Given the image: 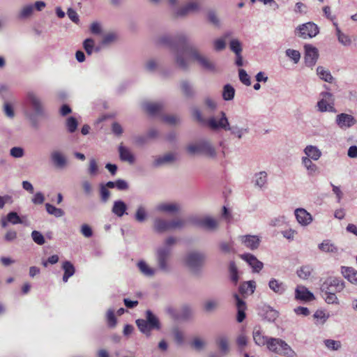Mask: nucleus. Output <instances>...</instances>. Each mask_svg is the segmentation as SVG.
Instances as JSON below:
<instances>
[{"label":"nucleus","instance_id":"nucleus-1","mask_svg":"<svg viewBox=\"0 0 357 357\" xmlns=\"http://www.w3.org/2000/svg\"><path fill=\"white\" fill-rule=\"evenodd\" d=\"M158 43L169 47L174 52V61L178 68L184 71L188 70L190 63L185 55L190 44L185 34L178 33L175 36L165 34L158 38Z\"/></svg>","mask_w":357,"mask_h":357},{"label":"nucleus","instance_id":"nucleus-2","mask_svg":"<svg viewBox=\"0 0 357 357\" xmlns=\"http://www.w3.org/2000/svg\"><path fill=\"white\" fill-rule=\"evenodd\" d=\"M26 100L33 112H26L25 116L29 120L31 127L38 128V117H46L47 116L45 104L41 98L32 91L27 92Z\"/></svg>","mask_w":357,"mask_h":357},{"label":"nucleus","instance_id":"nucleus-3","mask_svg":"<svg viewBox=\"0 0 357 357\" xmlns=\"http://www.w3.org/2000/svg\"><path fill=\"white\" fill-rule=\"evenodd\" d=\"M177 239L174 236L167 237L164 244L155 250V261L159 271L169 273L171 270L169 261L172 255V246L176 244Z\"/></svg>","mask_w":357,"mask_h":357},{"label":"nucleus","instance_id":"nucleus-4","mask_svg":"<svg viewBox=\"0 0 357 357\" xmlns=\"http://www.w3.org/2000/svg\"><path fill=\"white\" fill-rule=\"evenodd\" d=\"M220 116H211L207 121V126L212 130L222 129L230 131L231 135L241 139L244 134L248 132V128H240L238 126L229 125L228 119L224 112L220 113Z\"/></svg>","mask_w":357,"mask_h":357},{"label":"nucleus","instance_id":"nucleus-5","mask_svg":"<svg viewBox=\"0 0 357 357\" xmlns=\"http://www.w3.org/2000/svg\"><path fill=\"white\" fill-rule=\"evenodd\" d=\"M186 150L190 155L204 154L208 158L214 159L217 156V152L214 146L208 140H200L196 143L190 144Z\"/></svg>","mask_w":357,"mask_h":357},{"label":"nucleus","instance_id":"nucleus-6","mask_svg":"<svg viewBox=\"0 0 357 357\" xmlns=\"http://www.w3.org/2000/svg\"><path fill=\"white\" fill-rule=\"evenodd\" d=\"M185 54H188L190 58L196 61L203 69L212 73L217 71L215 63L206 56L202 54L197 47L191 44L188 47Z\"/></svg>","mask_w":357,"mask_h":357},{"label":"nucleus","instance_id":"nucleus-7","mask_svg":"<svg viewBox=\"0 0 357 357\" xmlns=\"http://www.w3.org/2000/svg\"><path fill=\"white\" fill-rule=\"evenodd\" d=\"M266 346L271 351L275 354L288 357H294L296 356V353L290 346L280 338L270 337Z\"/></svg>","mask_w":357,"mask_h":357},{"label":"nucleus","instance_id":"nucleus-8","mask_svg":"<svg viewBox=\"0 0 357 357\" xmlns=\"http://www.w3.org/2000/svg\"><path fill=\"white\" fill-rule=\"evenodd\" d=\"M206 259V255L203 252H190L185 257L187 266L195 273L200 271Z\"/></svg>","mask_w":357,"mask_h":357},{"label":"nucleus","instance_id":"nucleus-9","mask_svg":"<svg viewBox=\"0 0 357 357\" xmlns=\"http://www.w3.org/2000/svg\"><path fill=\"white\" fill-rule=\"evenodd\" d=\"M345 287L344 280L336 277H328L321 284L320 290L321 292H332L334 294L340 293L343 291Z\"/></svg>","mask_w":357,"mask_h":357},{"label":"nucleus","instance_id":"nucleus-10","mask_svg":"<svg viewBox=\"0 0 357 357\" xmlns=\"http://www.w3.org/2000/svg\"><path fill=\"white\" fill-rule=\"evenodd\" d=\"M319 32L318 26L314 22H307L299 25L295 30L296 35L306 39L316 36Z\"/></svg>","mask_w":357,"mask_h":357},{"label":"nucleus","instance_id":"nucleus-11","mask_svg":"<svg viewBox=\"0 0 357 357\" xmlns=\"http://www.w3.org/2000/svg\"><path fill=\"white\" fill-rule=\"evenodd\" d=\"M50 159L53 166L59 169H63L69 165L68 156L62 151L59 149L51 151Z\"/></svg>","mask_w":357,"mask_h":357},{"label":"nucleus","instance_id":"nucleus-12","mask_svg":"<svg viewBox=\"0 0 357 357\" xmlns=\"http://www.w3.org/2000/svg\"><path fill=\"white\" fill-rule=\"evenodd\" d=\"M320 95L322 98L317 102L318 110L321 112L336 113L337 109L335 108L332 100L333 94L330 92H322Z\"/></svg>","mask_w":357,"mask_h":357},{"label":"nucleus","instance_id":"nucleus-13","mask_svg":"<svg viewBox=\"0 0 357 357\" xmlns=\"http://www.w3.org/2000/svg\"><path fill=\"white\" fill-rule=\"evenodd\" d=\"M191 222L198 227L211 231H215L218 225L217 220L209 216L193 218L191 219Z\"/></svg>","mask_w":357,"mask_h":357},{"label":"nucleus","instance_id":"nucleus-14","mask_svg":"<svg viewBox=\"0 0 357 357\" xmlns=\"http://www.w3.org/2000/svg\"><path fill=\"white\" fill-rule=\"evenodd\" d=\"M357 123L355 117L351 114L346 113H341L336 116L335 123L339 128L346 130L351 128Z\"/></svg>","mask_w":357,"mask_h":357},{"label":"nucleus","instance_id":"nucleus-15","mask_svg":"<svg viewBox=\"0 0 357 357\" xmlns=\"http://www.w3.org/2000/svg\"><path fill=\"white\" fill-rule=\"evenodd\" d=\"M305 49V63L307 67H313L319 58V52L317 48L312 45L307 44L304 46Z\"/></svg>","mask_w":357,"mask_h":357},{"label":"nucleus","instance_id":"nucleus-16","mask_svg":"<svg viewBox=\"0 0 357 357\" xmlns=\"http://www.w3.org/2000/svg\"><path fill=\"white\" fill-rule=\"evenodd\" d=\"M199 10V2L197 0H190L185 6L176 10V15L178 17H183L190 13L197 12Z\"/></svg>","mask_w":357,"mask_h":357},{"label":"nucleus","instance_id":"nucleus-17","mask_svg":"<svg viewBox=\"0 0 357 357\" xmlns=\"http://www.w3.org/2000/svg\"><path fill=\"white\" fill-rule=\"evenodd\" d=\"M295 298L303 302H310L314 300L315 297L305 286L298 285L295 289Z\"/></svg>","mask_w":357,"mask_h":357},{"label":"nucleus","instance_id":"nucleus-18","mask_svg":"<svg viewBox=\"0 0 357 357\" xmlns=\"http://www.w3.org/2000/svg\"><path fill=\"white\" fill-rule=\"evenodd\" d=\"M252 337L255 343L260 347L266 345L270 339V337L264 335L261 327L259 325L254 327L252 331Z\"/></svg>","mask_w":357,"mask_h":357},{"label":"nucleus","instance_id":"nucleus-19","mask_svg":"<svg viewBox=\"0 0 357 357\" xmlns=\"http://www.w3.org/2000/svg\"><path fill=\"white\" fill-rule=\"evenodd\" d=\"M294 214L298 222L302 226H307L312 222V216L303 208H296Z\"/></svg>","mask_w":357,"mask_h":357},{"label":"nucleus","instance_id":"nucleus-20","mask_svg":"<svg viewBox=\"0 0 357 357\" xmlns=\"http://www.w3.org/2000/svg\"><path fill=\"white\" fill-rule=\"evenodd\" d=\"M242 243L247 248L254 250L259 248L260 238L255 235H245L240 236Z\"/></svg>","mask_w":357,"mask_h":357},{"label":"nucleus","instance_id":"nucleus-21","mask_svg":"<svg viewBox=\"0 0 357 357\" xmlns=\"http://www.w3.org/2000/svg\"><path fill=\"white\" fill-rule=\"evenodd\" d=\"M234 36V32L231 31H227L218 38L213 41V47L216 52H220L226 48V41Z\"/></svg>","mask_w":357,"mask_h":357},{"label":"nucleus","instance_id":"nucleus-22","mask_svg":"<svg viewBox=\"0 0 357 357\" xmlns=\"http://www.w3.org/2000/svg\"><path fill=\"white\" fill-rule=\"evenodd\" d=\"M241 258L252 267L254 272L259 273L264 267L263 263L252 254L242 255Z\"/></svg>","mask_w":357,"mask_h":357},{"label":"nucleus","instance_id":"nucleus-23","mask_svg":"<svg viewBox=\"0 0 357 357\" xmlns=\"http://www.w3.org/2000/svg\"><path fill=\"white\" fill-rule=\"evenodd\" d=\"M175 159V154L173 153H168L163 155L157 156L153 162V167L155 168L162 167L173 162Z\"/></svg>","mask_w":357,"mask_h":357},{"label":"nucleus","instance_id":"nucleus-24","mask_svg":"<svg viewBox=\"0 0 357 357\" xmlns=\"http://www.w3.org/2000/svg\"><path fill=\"white\" fill-rule=\"evenodd\" d=\"M268 287L278 295H283L287 289V286L284 282L275 278H271L270 280L268 282Z\"/></svg>","mask_w":357,"mask_h":357},{"label":"nucleus","instance_id":"nucleus-25","mask_svg":"<svg viewBox=\"0 0 357 357\" xmlns=\"http://www.w3.org/2000/svg\"><path fill=\"white\" fill-rule=\"evenodd\" d=\"M234 297L236 300V305L237 307V321L241 323L245 318L246 304L238 294H234Z\"/></svg>","mask_w":357,"mask_h":357},{"label":"nucleus","instance_id":"nucleus-26","mask_svg":"<svg viewBox=\"0 0 357 357\" xmlns=\"http://www.w3.org/2000/svg\"><path fill=\"white\" fill-rule=\"evenodd\" d=\"M119 153L120 160L123 162H127L132 165L135 162V157L132 151L127 147L120 145L119 146Z\"/></svg>","mask_w":357,"mask_h":357},{"label":"nucleus","instance_id":"nucleus-27","mask_svg":"<svg viewBox=\"0 0 357 357\" xmlns=\"http://www.w3.org/2000/svg\"><path fill=\"white\" fill-rule=\"evenodd\" d=\"M144 109L151 116L160 114L163 109V104L160 102H147L143 104Z\"/></svg>","mask_w":357,"mask_h":357},{"label":"nucleus","instance_id":"nucleus-28","mask_svg":"<svg viewBox=\"0 0 357 357\" xmlns=\"http://www.w3.org/2000/svg\"><path fill=\"white\" fill-rule=\"evenodd\" d=\"M341 273L345 279L357 286V271L352 267L342 266Z\"/></svg>","mask_w":357,"mask_h":357},{"label":"nucleus","instance_id":"nucleus-29","mask_svg":"<svg viewBox=\"0 0 357 357\" xmlns=\"http://www.w3.org/2000/svg\"><path fill=\"white\" fill-rule=\"evenodd\" d=\"M153 229L158 233H164L171 230L170 221L160 218H155L153 222Z\"/></svg>","mask_w":357,"mask_h":357},{"label":"nucleus","instance_id":"nucleus-30","mask_svg":"<svg viewBox=\"0 0 357 357\" xmlns=\"http://www.w3.org/2000/svg\"><path fill=\"white\" fill-rule=\"evenodd\" d=\"M304 153L305 154V157H308L310 159L312 160H318L321 156V151L320 149L313 145H307L303 150Z\"/></svg>","mask_w":357,"mask_h":357},{"label":"nucleus","instance_id":"nucleus-31","mask_svg":"<svg viewBox=\"0 0 357 357\" xmlns=\"http://www.w3.org/2000/svg\"><path fill=\"white\" fill-rule=\"evenodd\" d=\"M157 211L167 213H175L179 211V206L176 203H161L156 207Z\"/></svg>","mask_w":357,"mask_h":357},{"label":"nucleus","instance_id":"nucleus-32","mask_svg":"<svg viewBox=\"0 0 357 357\" xmlns=\"http://www.w3.org/2000/svg\"><path fill=\"white\" fill-rule=\"evenodd\" d=\"M62 269L64 271L63 281L67 282L68 279L75 273V268L73 264L69 261H65L62 264Z\"/></svg>","mask_w":357,"mask_h":357},{"label":"nucleus","instance_id":"nucleus-33","mask_svg":"<svg viewBox=\"0 0 357 357\" xmlns=\"http://www.w3.org/2000/svg\"><path fill=\"white\" fill-rule=\"evenodd\" d=\"M256 288L255 282L250 280L242 283L238 288V291L242 295H251L254 293Z\"/></svg>","mask_w":357,"mask_h":357},{"label":"nucleus","instance_id":"nucleus-34","mask_svg":"<svg viewBox=\"0 0 357 357\" xmlns=\"http://www.w3.org/2000/svg\"><path fill=\"white\" fill-rule=\"evenodd\" d=\"M180 86L183 95L188 98H192L195 95L193 85L188 80H181Z\"/></svg>","mask_w":357,"mask_h":357},{"label":"nucleus","instance_id":"nucleus-35","mask_svg":"<svg viewBox=\"0 0 357 357\" xmlns=\"http://www.w3.org/2000/svg\"><path fill=\"white\" fill-rule=\"evenodd\" d=\"M318 248L324 252L337 253L338 248L331 240H324L319 244Z\"/></svg>","mask_w":357,"mask_h":357},{"label":"nucleus","instance_id":"nucleus-36","mask_svg":"<svg viewBox=\"0 0 357 357\" xmlns=\"http://www.w3.org/2000/svg\"><path fill=\"white\" fill-rule=\"evenodd\" d=\"M127 210V205L122 200H117L114 202L112 212L118 217H122Z\"/></svg>","mask_w":357,"mask_h":357},{"label":"nucleus","instance_id":"nucleus-37","mask_svg":"<svg viewBox=\"0 0 357 357\" xmlns=\"http://www.w3.org/2000/svg\"><path fill=\"white\" fill-rule=\"evenodd\" d=\"M137 267L141 273L146 277H152L156 272L155 268L150 267L146 262L143 260L137 263Z\"/></svg>","mask_w":357,"mask_h":357},{"label":"nucleus","instance_id":"nucleus-38","mask_svg":"<svg viewBox=\"0 0 357 357\" xmlns=\"http://www.w3.org/2000/svg\"><path fill=\"white\" fill-rule=\"evenodd\" d=\"M2 111L4 115L10 119H13L15 116L14 104L10 101L4 100L2 107Z\"/></svg>","mask_w":357,"mask_h":357},{"label":"nucleus","instance_id":"nucleus-39","mask_svg":"<svg viewBox=\"0 0 357 357\" xmlns=\"http://www.w3.org/2000/svg\"><path fill=\"white\" fill-rule=\"evenodd\" d=\"M301 163L307 171L308 175H313L318 170L317 165L312 162V159L308 157H302Z\"/></svg>","mask_w":357,"mask_h":357},{"label":"nucleus","instance_id":"nucleus-40","mask_svg":"<svg viewBox=\"0 0 357 357\" xmlns=\"http://www.w3.org/2000/svg\"><path fill=\"white\" fill-rule=\"evenodd\" d=\"M229 45L230 50L235 54H240L243 52V44L241 41L233 36L229 38Z\"/></svg>","mask_w":357,"mask_h":357},{"label":"nucleus","instance_id":"nucleus-41","mask_svg":"<svg viewBox=\"0 0 357 357\" xmlns=\"http://www.w3.org/2000/svg\"><path fill=\"white\" fill-rule=\"evenodd\" d=\"M136 324L139 328V330L144 334L147 337H150L151 335V331L153 328L149 324V323L142 319H137L136 321Z\"/></svg>","mask_w":357,"mask_h":357},{"label":"nucleus","instance_id":"nucleus-42","mask_svg":"<svg viewBox=\"0 0 357 357\" xmlns=\"http://www.w3.org/2000/svg\"><path fill=\"white\" fill-rule=\"evenodd\" d=\"M229 273L231 281L236 285L239 280V271L234 261L229 262Z\"/></svg>","mask_w":357,"mask_h":357},{"label":"nucleus","instance_id":"nucleus-43","mask_svg":"<svg viewBox=\"0 0 357 357\" xmlns=\"http://www.w3.org/2000/svg\"><path fill=\"white\" fill-rule=\"evenodd\" d=\"M149 324L153 328L159 330L160 328V324L158 317L153 313L148 310L146 311V319Z\"/></svg>","mask_w":357,"mask_h":357},{"label":"nucleus","instance_id":"nucleus-44","mask_svg":"<svg viewBox=\"0 0 357 357\" xmlns=\"http://www.w3.org/2000/svg\"><path fill=\"white\" fill-rule=\"evenodd\" d=\"M317 74L321 79L326 82L332 83L334 80V77L332 76L331 72L326 70L322 66H318L317 68Z\"/></svg>","mask_w":357,"mask_h":357},{"label":"nucleus","instance_id":"nucleus-45","mask_svg":"<svg viewBox=\"0 0 357 357\" xmlns=\"http://www.w3.org/2000/svg\"><path fill=\"white\" fill-rule=\"evenodd\" d=\"M215 342L222 354H226L229 352L228 339L226 336L220 335L218 337Z\"/></svg>","mask_w":357,"mask_h":357},{"label":"nucleus","instance_id":"nucleus-46","mask_svg":"<svg viewBox=\"0 0 357 357\" xmlns=\"http://www.w3.org/2000/svg\"><path fill=\"white\" fill-rule=\"evenodd\" d=\"M45 209L48 214L54 215L55 218H61L65 214L63 209L56 208L50 203L45 204Z\"/></svg>","mask_w":357,"mask_h":357},{"label":"nucleus","instance_id":"nucleus-47","mask_svg":"<svg viewBox=\"0 0 357 357\" xmlns=\"http://www.w3.org/2000/svg\"><path fill=\"white\" fill-rule=\"evenodd\" d=\"M333 24L336 26V34L338 41L344 46L350 45L351 43L350 38L340 31L337 23H333Z\"/></svg>","mask_w":357,"mask_h":357},{"label":"nucleus","instance_id":"nucleus-48","mask_svg":"<svg viewBox=\"0 0 357 357\" xmlns=\"http://www.w3.org/2000/svg\"><path fill=\"white\" fill-rule=\"evenodd\" d=\"M7 220L12 225H17V224H24L27 225L26 222L23 218H21L17 212L11 211L9 212L7 215Z\"/></svg>","mask_w":357,"mask_h":357},{"label":"nucleus","instance_id":"nucleus-49","mask_svg":"<svg viewBox=\"0 0 357 357\" xmlns=\"http://www.w3.org/2000/svg\"><path fill=\"white\" fill-rule=\"evenodd\" d=\"M255 185L260 188L264 187L267 182V174L266 172H260L255 175Z\"/></svg>","mask_w":357,"mask_h":357},{"label":"nucleus","instance_id":"nucleus-50","mask_svg":"<svg viewBox=\"0 0 357 357\" xmlns=\"http://www.w3.org/2000/svg\"><path fill=\"white\" fill-rule=\"evenodd\" d=\"M235 95V89L234 88L227 84L224 86L223 87V91H222V98L225 100H231L234 99Z\"/></svg>","mask_w":357,"mask_h":357},{"label":"nucleus","instance_id":"nucleus-51","mask_svg":"<svg viewBox=\"0 0 357 357\" xmlns=\"http://www.w3.org/2000/svg\"><path fill=\"white\" fill-rule=\"evenodd\" d=\"M218 301L215 299H208L203 305L204 310L206 312H212L218 307Z\"/></svg>","mask_w":357,"mask_h":357},{"label":"nucleus","instance_id":"nucleus-52","mask_svg":"<svg viewBox=\"0 0 357 357\" xmlns=\"http://www.w3.org/2000/svg\"><path fill=\"white\" fill-rule=\"evenodd\" d=\"M172 334L174 335V340L178 345H183L185 342L184 333L178 327H175L172 329Z\"/></svg>","mask_w":357,"mask_h":357},{"label":"nucleus","instance_id":"nucleus-53","mask_svg":"<svg viewBox=\"0 0 357 357\" xmlns=\"http://www.w3.org/2000/svg\"><path fill=\"white\" fill-rule=\"evenodd\" d=\"M322 296L325 301V302L328 304H334L339 305L340 301L336 296V294L328 291V292H321Z\"/></svg>","mask_w":357,"mask_h":357},{"label":"nucleus","instance_id":"nucleus-54","mask_svg":"<svg viewBox=\"0 0 357 357\" xmlns=\"http://www.w3.org/2000/svg\"><path fill=\"white\" fill-rule=\"evenodd\" d=\"M147 213L144 206L140 205L137 207L135 218L139 222H143L146 220Z\"/></svg>","mask_w":357,"mask_h":357},{"label":"nucleus","instance_id":"nucleus-55","mask_svg":"<svg viewBox=\"0 0 357 357\" xmlns=\"http://www.w3.org/2000/svg\"><path fill=\"white\" fill-rule=\"evenodd\" d=\"M312 271V268L310 266H308V265L303 266H301L297 271V275L300 278H301L303 280H306L309 278Z\"/></svg>","mask_w":357,"mask_h":357},{"label":"nucleus","instance_id":"nucleus-56","mask_svg":"<svg viewBox=\"0 0 357 357\" xmlns=\"http://www.w3.org/2000/svg\"><path fill=\"white\" fill-rule=\"evenodd\" d=\"M278 317V312L270 306H267L265 309L264 319L271 322L274 321Z\"/></svg>","mask_w":357,"mask_h":357},{"label":"nucleus","instance_id":"nucleus-57","mask_svg":"<svg viewBox=\"0 0 357 357\" xmlns=\"http://www.w3.org/2000/svg\"><path fill=\"white\" fill-rule=\"evenodd\" d=\"M77 126L78 122L75 117L70 116L66 119V127L69 132L73 133L74 132H75V130L77 128Z\"/></svg>","mask_w":357,"mask_h":357},{"label":"nucleus","instance_id":"nucleus-58","mask_svg":"<svg viewBox=\"0 0 357 357\" xmlns=\"http://www.w3.org/2000/svg\"><path fill=\"white\" fill-rule=\"evenodd\" d=\"M313 317L317 319L316 324H324L329 317L328 314H326L323 310H317Z\"/></svg>","mask_w":357,"mask_h":357},{"label":"nucleus","instance_id":"nucleus-59","mask_svg":"<svg viewBox=\"0 0 357 357\" xmlns=\"http://www.w3.org/2000/svg\"><path fill=\"white\" fill-rule=\"evenodd\" d=\"M33 12V5H26L24 6L20 13H19V17L20 19H26L29 17H30Z\"/></svg>","mask_w":357,"mask_h":357},{"label":"nucleus","instance_id":"nucleus-60","mask_svg":"<svg viewBox=\"0 0 357 357\" xmlns=\"http://www.w3.org/2000/svg\"><path fill=\"white\" fill-rule=\"evenodd\" d=\"M286 56L291 59L294 63H298L301 59V54L298 50L287 49L285 52Z\"/></svg>","mask_w":357,"mask_h":357},{"label":"nucleus","instance_id":"nucleus-61","mask_svg":"<svg viewBox=\"0 0 357 357\" xmlns=\"http://www.w3.org/2000/svg\"><path fill=\"white\" fill-rule=\"evenodd\" d=\"M31 236L34 243L39 245H42L45 243L44 236L38 231L33 230L31 234Z\"/></svg>","mask_w":357,"mask_h":357},{"label":"nucleus","instance_id":"nucleus-62","mask_svg":"<svg viewBox=\"0 0 357 357\" xmlns=\"http://www.w3.org/2000/svg\"><path fill=\"white\" fill-rule=\"evenodd\" d=\"M111 193L109 190L106 188V186L104 184H100V201L102 203H107L110 197Z\"/></svg>","mask_w":357,"mask_h":357},{"label":"nucleus","instance_id":"nucleus-63","mask_svg":"<svg viewBox=\"0 0 357 357\" xmlns=\"http://www.w3.org/2000/svg\"><path fill=\"white\" fill-rule=\"evenodd\" d=\"M324 344L328 349L332 351H337L341 348V342L337 340H325Z\"/></svg>","mask_w":357,"mask_h":357},{"label":"nucleus","instance_id":"nucleus-64","mask_svg":"<svg viewBox=\"0 0 357 357\" xmlns=\"http://www.w3.org/2000/svg\"><path fill=\"white\" fill-rule=\"evenodd\" d=\"M185 225V221L181 218H175L170 220V229L171 230L181 229Z\"/></svg>","mask_w":357,"mask_h":357}]
</instances>
